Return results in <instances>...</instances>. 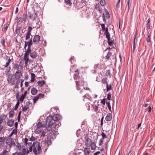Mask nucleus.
I'll return each instance as SVG.
<instances>
[{
	"label": "nucleus",
	"instance_id": "nucleus-37",
	"mask_svg": "<svg viewBox=\"0 0 155 155\" xmlns=\"http://www.w3.org/2000/svg\"><path fill=\"white\" fill-rule=\"evenodd\" d=\"M135 38H136V36H135V37H134V44H133V52H134V51L135 50V48H136V46H135Z\"/></svg>",
	"mask_w": 155,
	"mask_h": 155
},
{
	"label": "nucleus",
	"instance_id": "nucleus-1",
	"mask_svg": "<svg viewBox=\"0 0 155 155\" xmlns=\"http://www.w3.org/2000/svg\"><path fill=\"white\" fill-rule=\"evenodd\" d=\"M60 120L58 114H56L53 116L50 115L48 116L46 119V121L48 123V126L47 127L46 129L48 131H50L52 129V127L55 129L56 126L55 121H59Z\"/></svg>",
	"mask_w": 155,
	"mask_h": 155
},
{
	"label": "nucleus",
	"instance_id": "nucleus-34",
	"mask_svg": "<svg viewBox=\"0 0 155 155\" xmlns=\"http://www.w3.org/2000/svg\"><path fill=\"white\" fill-rule=\"evenodd\" d=\"M65 2L66 4L70 6L71 5L72 3L71 2V0H65Z\"/></svg>",
	"mask_w": 155,
	"mask_h": 155
},
{
	"label": "nucleus",
	"instance_id": "nucleus-6",
	"mask_svg": "<svg viewBox=\"0 0 155 155\" xmlns=\"http://www.w3.org/2000/svg\"><path fill=\"white\" fill-rule=\"evenodd\" d=\"M15 79H16L15 78L13 75L8 78V81L9 83H10L12 85H13L15 83Z\"/></svg>",
	"mask_w": 155,
	"mask_h": 155
},
{
	"label": "nucleus",
	"instance_id": "nucleus-39",
	"mask_svg": "<svg viewBox=\"0 0 155 155\" xmlns=\"http://www.w3.org/2000/svg\"><path fill=\"white\" fill-rule=\"evenodd\" d=\"M23 21L21 17H19L17 21L18 24H20Z\"/></svg>",
	"mask_w": 155,
	"mask_h": 155
},
{
	"label": "nucleus",
	"instance_id": "nucleus-44",
	"mask_svg": "<svg viewBox=\"0 0 155 155\" xmlns=\"http://www.w3.org/2000/svg\"><path fill=\"white\" fill-rule=\"evenodd\" d=\"M111 55V53L110 52H108L107 53V54L105 57L106 59L107 60L108 59L110 58Z\"/></svg>",
	"mask_w": 155,
	"mask_h": 155
},
{
	"label": "nucleus",
	"instance_id": "nucleus-62",
	"mask_svg": "<svg viewBox=\"0 0 155 155\" xmlns=\"http://www.w3.org/2000/svg\"><path fill=\"white\" fill-rule=\"evenodd\" d=\"M36 138L34 137L33 136H32L31 137L30 139V140L31 141H34L35 140Z\"/></svg>",
	"mask_w": 155,
	"mask_h": 155
},
{
	"label": "nucleus",
	"instance_id": "nucleus-11",
	"mask_svg": "<svg viewBox=\"0 0 155 155\" xmlns=\"http://www.w3.org/2000/svg\"><path fill=\"white\" fill-rule=\"evenodd\" d=\"M26 152V149L24 148L21 152L14 153L12 155H25Z\"/></svg>",
	"mask_w": 155,
	"mask_h": 155
},
{
	"label": "nucleus",
	"instance_id": "nucleus-56",
	"mask_svg": "<svg viewBox=\"0 0 155 155\" xmlns=\"http://www.w3.org/2000/svg\"><path fill=\"white\" fill-rule=\"evenodd\" d=\"M54 129H55V128L54 129V128L52 127V129L50 130H51V134H54L55 133V131L54 130Z\"/></svg>",
	"mask_w": 155,
	"mask_h": 155
},
{
	"label": "nucleus",
	"instance_id": "nucleus-64",
	"mask_svg": "<svg viewBox=\"0 0 155 155\" xmlns=\"http://www.w3.org/2000/svg\"><path fill=\"white\" fill-rule=\"evenodd\" d=\"M5 139L4 137H0V143L3 142L5 141Z\"/></svg>",
	"mask_w": 155,
	"mask_h": 155
},
{
	"label": "nucleus",
	"instance_id": "nucleus-41",
	"mask_svg": "<svg viewBox=\"0 0 155 155\" xmlns=\"http://www.w3.org/2000/svg\"><path fill=\"white\" fill-rule=\"evenodd\" d=\"M100 4L102 6H104L106 4L105 0H101L100 1Z\"/></svg>",
	"mask_w": 155,
	"mask_h": 155
},
{
	"label": "nucleus",
	"instance_id": "nucleus-31",
	"mask_svg": "<svg viewBox=\"0 0 155 155\" xmlns=\"http://www.w3.org/2000/svg\"><path fill=\"white\" fill-rule=\"evenodd\" d=\"M150 19L149 18L147 21V28L148 29L150 28Z\"/></svg>",
	"mask_w": 155,
	"mask_h": 155
},
{
	"label": "nucleus",
	"instance_id": "nucleus-59",
	"mask_svg": "<svg viewBox=\"0 0 155 155\" xmlns=\"http://www.w3.org/2000/svg\"><path fill=\"white\" fill-rule=\"evenodd\" d=\"M101 136L103 138L102 139H104L105 138H106L107 137V136L103 132H102L101 133Z\"/></svg>",
	"mask_w": 155,
	"mask_h": 155
},
{
	"label": "nucleus",
	"instance_id": "nucleus-60",
	"mask_svg": "<svg viewBox=\"0 0 155 155\" xmlns=\"http://www.w3.org/2000/svg\"><path fill=\"white\" fill-rule=\"evenodd\" d=\"M11 133L13 134L16 135L17 133V130H16V129H14Z\"/></svg>",
	"mask_w": 155,
	"mask_h": 155
},
{
	"label": "nucleus",
	"instance_id": "nucleus-22",
	"mask_svg": "<svg viewBox=\"0 0 155 155\" xmlns=\"http://www.w3.org/2000/svg\"><path fill=\"white\" fill-rule=\"evenodd\" d=\"M35 76L34 74H31V80H30L31 82H34L35 80Z\"/></svg>",
	"mask_w": 155,
	"mask_h": 155
},
{
	"label": "nucleus",
	"instance_id": "nucleus-57",
	"mask_svg": "<svg viewBox=\"0 0 155 155\" xmlns=\"http://www.w3.org/2000/svg\"><path fill=\"white\" fill-rule=\"evenodd\" d=\"M104 141V140L103 139H101V140H100V141L99 142V146H101L102 145V144L103 143Z\"/></svg>",
	"mask_w": 155,
	"mask_h": 155
},
{
	"label": "nucleus",
	"instance_id": "nucleus-63",
	"mask_svg": "<svg viewBox=\"0 0 155 155\" xmlns=\"http://www.w3.org/2000/svg\"><path fill=\"white\" fill-rule=\"evenodd\" d=\"M108 44L109 45H110L112 43V42H113L112 41L110 40V39H108Z\"/></svg>",
	"mask_w": 155,
	"mask_h": 155
},
{
	"label": "nucleus",
	"instance_id": "nucleus-55",
	"mask_svg": "<svg viewBox=\"0 0 155 155\" xmlns=\"http://www.w3.org/2000/svg\"><path fill=\"white\" fill-rule=\"evenodd\" d=\"M111 96V94L110 92H109L107 94V98L108 100H110Z\"/></svg>",
	"mask_w": 155,
	"mask_h": 155
},
{
	"label": "nucleus",
	"instance_id": "nucleus-51",
	"mask_svg": "<svg viewBox=\"0 0 155 155\" xmlns=\"http://www.w3.org/2000/svg\"><path fill=\"white\" fill-rule=\"evenodd\" d=\"M150 37H151V35H150V34L149 35H148L147 38V42H149L150 41Z\"/></svg>",
	"mask_w": 155,
	"mask_h": 155
},
{
	"label": "nucleus",
	"instance_id": "nucleus-10",
	"mask_svg": "<svg viewBox=\"0 0 155 155\" xmlns=\"http://www.w3.org/2000/svg\"><path fill=\"white\" fill-rule=\"evenodd\" d=\"M75 83L76 85V88L78 90H79L80 89L79 86H82L83 85L84 82L83 81H81L80 84V81H75Z\"/></svg>",
	"mask_w": 155,
	"mask_h": 155
},
{
	"label": "nucleus",
	"instance_id": "nucleus-13",
	"mask_svg": "<svg viewBox=\"0 0 155 155\" xmlns=\"http://www.w3.org/2000/svg\"><path fill=\"white\" fill-rule=\"evenodd\" d=\"M112 114L110 113H108L105 117V120L107 121H110L112 120Z\"/></svg>",
	"mask_w": 155,
	"mask_h": 155
},
{
	"label": "nucleus",
	"instance_id": "nucleus-48",
	"mask_svg": "<svg viewBox=\"0 0 155 155\" xmlns=\"http://www.w3.org/2000/svg\"><path fill=\"white\" fill-rule=\"evenodd\" d=\"M106 104L109 109L110 111H111V107L110 105V102H106Z\"/></svg>",
	"mask_w": 155,
	"mask_h": 155
},
{
	"label": "nucleus",
	"instance_id": "nucleus-16",
	"mask_svg": "<svg viewBox=\"0 0 155 155\" xmlns=\"http://www.w3.org/2000/svg\"><path fill=\"white\" fill-rule=\"evenodd\" d=\"M30 55L32 58H35L37 56V53L35 51H32L30 53Z\"/></svg>",
	"mask_w": 155,
	"mask_h": 155
},
{
	"label": "nucleus",
	"instance_id": "nucleus-32",
	"mask_svg": "<svg viewBox=\"0 0 155 155\" xmlns=\"http://www.w3.org/2000/svg\"><path fill=\"white\" fill-rule=\"evenodd\" d=\"M107 78H104L101 81V82L104 84H107Z\"/></svg>",
	"mask_w": 155,
	"mask_h": 155
},
{
	"label": "nucleus",
	"instance_id": "nucleus-8",
	"mask_svg": "<svg viewBox=\"0 0 155 155\" xmlns=\"http://www.w3.org/2000/svg\"><path fill=\"white\" fill-rule=\"evenodd\" d=\"M47 139L45 141V143L48 146H49L51 144L53 138L51 136H49L47 137Z\"/></svg>",
	"mask_w": 155,
	"mask_h": 155
},
{
	"label": "nucleus",
	"instance_id": "nucleus-38",
	"mask_svg": "<svg viewBox=\"0 0 155 155\" xmlns=\"http://www.w3.org/2000/svg\"><path fill=\"white\" fill-rule=\"evenodd\" d=\"M27 15V14L25 13H24L23 15V17L22 18V20L25 22L26 21Z\"/></svg>",
	"mask_w": 155,
	"mask_h": 155
},
{
	"label": "nucleus",
	"instance_id": "nucleus-21",
	"mask_svg": "<svg viewBox=\"0 0 155 155\" xmlns=\"http://www.w3.org/2000/svg\"><path fill=\"white\" fill-rule=\"evenodd\" d=\"M8 26L9 24L8 23L5 24L3 26V27L2 28V31H5L7 30Z\"/></svg>",
	"mask_w": 155,
	"mask_h": 155
},
{
	"label": "nucleus",
	"instance_id": "nucleus-47",
	"mask_svg": "<svg viewBox=\"0 0 155 155\" xmlns=\"http://www.w3.org/2000/svg\"><path fill=\"white\" fill-rule=\"evenodd\" d=\"M31 35V33L27 32L26 35L25 40H28L30 38Z\"/></svg>",
	"mask_w": 155,
	"mask_h": 155
},
{
	"label": "nucleus",
	"instance_id": "nucleus-27",
	"mask_svg": "<svg viewBox=\"0 0 155 155\" xmlns=\"http://www.w3.org/2000/svg\"><path fill=\"white\" fill-rule=\"evenodd\" d=\"M31 52V49L30 48H29H29H28L24 54L29 55V53H30Z\"/></svg>",
	"mask_w": 155,
	"mask_h": 155
},
{
	"label": "nucleus",
	"instance_id": "nucleus-14",
	"mask_svg": "<svg viewBox=\"0 0 155 155\" xmlns=\"http://www.w3.org/2000/svg\"><path fill=\"white\" fill-rule=\"evenodd\" d=\"M21 73L20 71H17L15 72V77L16 79H18L20 78Z\"/></svg>",
	"mask_w": 155,
	"mask_h": 155
},
{
	"label": "nucleus",
	"instance_id": "nucleus-40",
	"mask_svg": "<svg viewBox=\"0 0 155 155\" xmlns=\"http://www.w3.org/2000/svg\"><path fill=\"white\" fill-rule=\"evenodd\" d=\"M74 78L75 80H77L79 78V72L78 73L77 75L76 74H74Z\"/></svg>",
	"mask_w": 155,
	"mask_h": 155
},
{
	"label": "nucleus",
	"instance_id": "nucleus-2",
	"mask_svg": "<svg viewBox=\"0 0 155 155\" xmlns=\"http://www.w3.org/2000/svg\"><path fill=\"white\" fill-rule=\"evenodd\" d=\"M33 152L35 155H39L41 153L42 149L39 142L37 141L33 143Z\"/></svg>",
	"mask_w": 155,
	"mask_h": 155
},
{
	"label": "nucleus",
	"instance_id": "nucleus-26",
	"mask_svg": "<svg viewBox=\"0 0 155 155\" xmlns=\"http://www.w3.org/2000/svg\"><path fill=\"white\" fill-rule=\"evenodd\" d=\"M14 110H12L11 111L9 112V117L10 118H12L14 116Z\"/></svg>",
	"mask_w": 155,
	"mask_h": 155
},
{
	"label": "nucleus",
	"instance_id": "nucleus-45",
	"mask_svg": "<svg viewBox=\"0 0 155 155\" xmlns=\"http://www.w3.org/2000/svg\"><path fill=\"white\" fill-rule=\"evenodd\" d=\"M25 96L23 94H22V95L21 96L20 99V100L21 102H22L23 101V100L25 99Z\"/></svg>",
	"mask_w": 155,
	"mask_h": 155
},
{
	"label": "nucleus",
	"instance_id": "nucleus-43",
	"mask_svg": "<svg viewBox=\"0 0 155 155\" xmlns=\"http://www.w3.org/2000/svg\"><path fill=\"white\" fill-rule=\"evenodd\" d=\"M19 104H20L19 101L18 100L15 105V110H17V109H18V106L19 105Z\"/></svg>",
	"mask_w": 155,
	"mask_h": 155
},
{
	"label": "nucleus",
	"instance_id": "nucleus-53",
	"mask_svg": "<svg viewBox=\"0 0 155 155\" xmlns=\"http://www.w3.org/2000/svg\"><path fill=\"white\" fill-rule=\"evenodd\" d=\"M101 28H102V30L104 31L105 30V25L104 24H101Z\"/></svg>",
	"mask_w": 155,
	"mask_h": 155
},
{
	"label": "nucleus",
	"instance_id": "nucleus-52",
	"mask_svg": "<svg viewBox=\"0 0 155 155\" xmlns=\"http://www.w3.org/2000/svg\"><path fill=\"white\" fill-rule=\"evenodd\" d=\"M88 1L89 0H81V3L86 5Z\"/></svg>",
	"mask_w": 155,
	"mask_h": 155
},
{
	"label": "nucleus",
	"instance_id": "nucleus-19",
	"mask_svg": "<svg viewBox=\"0 0 155 155\" xmlns=\"http://www.w3.org/2000/svg\"><path fill=\"white\" fill-rule=\"evenodd\" d=\"M37 84L40 87H42L45 84V82L44 80L39 81L37 82Z\"/></svg>",
	"mask_w": 155,
	"mask_h": 155
},
{
	"label": "nucleus",
	"instance_id": "nucleus-23",
	"mask_svg": "<svg viewBox=\"0 0 155 155\" xmlns=\"http://www.w3.org/2000/svg\"><path fill=\"white\" fill-rule=\"evenodd\" d=\"M21 29V27H19L16 28L15 30V33L18 35H19L20 33V30Z\"/></svg>",
	"mask_w": 155,
	"mask_h": 155
},
{
	"label": "nucleus",
	"instance_id": "nucleus-12",
	"mask_svg": "<svg viewBox=\"0 0 155 155\" xmlns=\"http://www.w3.org/2000/svg\"><path fill=\"white\" fill-rule=\"evenodd\" d=\"M91 139L89 138H87L85 141V144L87 147H89L91 146Z\"/></svg>",
	"mask_w": 155,
	"mask_h": 155
},
{
	"label": "nucleus",
	"instance_id": "nucleus-46",
	"mask_svg": "<svg viewBox=\"0 0 155 155\" xmlns=\"http://www.w3.org/2000/svg\"><path fill=\"white\" fill-rule=\"evenodd\" d=\"M8 153V151H7L6 150H3L2 153L1 155H7Z\"/></svg>",
	"mask_w": 155,
	"mask_h": 155
},
{
	"label": "nucleus",
	"instance_id": "nucleus-9",
	"mask_svg": "<svg viewBox=\"0 0 155 155\" xmlns=\"http://www.w3.org/2000/svg\"><path fill=\"white\" fill-rule=\"evenodd\" d=\"M32 45L33 43L32 39H31L29 41H25V46L24 48L25 49H26V47L27 45H28V48H29H29H30Z\"/></svg>",
	"mask_w": 155,
	"mask_h": 155
},
{
	"label": "nucleus",
	"instance_id": "nucleus-61",
	"mask_svg": "<svg viewBox=\"0 0 155 155\" xmlns=\"http://www.w3.org/2000/svg\"><path fill=\"white\" fill-rule=\"evenodd\" d=\"M31 104V102L28 101L26 102L25 105L29 107V105Z\"/></svg>",
	"mask_w": 155,
	"mask_h": 155
},
{
	"label": "nucleus",
	"instance_id": "nucleus-49",
	"mask_svg": "<svg viewBox=\"0 0 155 155\" xmlns=\"http://www.w3.org/2000/svg\"><path fill=\"white\" fill-rule=\"evenodd\" d=\"M17 80H18L16 81V83L15 84V87L18 88V86L20 83V81L19 79Z\"/></svg>",
	"mask_w": 155,
	"mask_h": 155
},
{
	"label": "nucleus",
	"instance_id": "nucleus-50",
	"mask_svg": "<svg viewBox=\"0 0 155 155\" xmlns=\"http://www.w3.org/2000/svg\"><path fill=\"white\" fill-rule=\"evenodd\" d=\"M39 98L42 99L44 97V95L41 93L39 94L38 95Z\"/></svg>",
	"mask_w": 155,
	"mask_h": 155
},
{
	"label": "nucleus",
	"instance_id": "nucleus-54",
	"mask_svg": "<svg viewBox=\"0 0 155 155\" xmlns=\"http://www.w3.org/2000/svg\"><path fill=\"white\" fill-rule=\"evenodd\" d=\"M106 38L107 39H110V34L109 33V32H107V33H106Z\"/></svg>",
	"mask_w": 155,
	"mask_h": 155
},
{
	"label": "nucleus",
	"instance_id": "nucleus-42",
	"mask_svg": "<svg viewBox=\"0 0 155 155\" xmlns=\"http://www.w3.org/2000/svg\"><path fill=\"white\" fill-rule=\"evenodd\" d=\"M29 107L25 105L22 107V111L24 112H26L29 109Z\"/></svg>",
	"mask_w": 155,
	"mask_h": 155
},
{
	"label": "nucleus",
	"instance_id": "nucleus-36",
	"mask_svg": "<svg viewBox=\"0 0 155 155\" xmlns=\"http://www.w3.org/2000/svg\"><path fill=\"white\" fill-rule=\"evenodd\" d=\"M41 129H39L37 128L36 130H35V131L36 134H39L41 132Z\"/></svg>",
	"mask_w": 155,
	"mask_h": 155
},
{
	"label": "nucleus",
	"instance_id": "nucleus-35",
	"mask_svg": "<svg viewBox=\"0 0 155 155\" xmlns=\"http://www.w3.org/2000/svg\"><path fill=\"white\" fill-rule=\"evenodd\" d=\"M107 91H108L110 90L111 89V84H106Z\"/></svg>",
	"mask_w": 155,
	"mask_h": 155
},
{
	"label": "nucleus",
	"instance_id": "nucleus-17",
	"mask_svg": "<svg viewBox=\"0 0 155 155\" xmlns=\"http://www.w3.org/2000/svg\"><path fill=\"white\" fill-rule=\"evenodd\" d=\"M29 55L24 54V59L25 61V64L26 66L28 64V62L29 61V59L28 58Z\"/></svg>",
	"mask_w": 155,
	"mask_h": 155
},
{
	"label": "nucleus",
	"instance_id": "nucleus-58",
	"mask_svg": "<svg viewBox=\"0 0 155 155\" xmlns=\"http://www.w3.org/2000/svg\"><path fill=\"white\" fill-rule=\"evenodd\" d=\"M32 28L31 26H29L28 28V31L27 32L31 33V32L32 30Z\"/></svg>",
	"mask_w": 155,
	"mask_h": 155
},
{
	"label": "nucleus",
	"instance_id": "nucleus-7",
	"mask_svg": "<svg viewBox=\"0 0 155 155\" xmlns=\"http://www.w3.org/2000/svg\"><path fill=\"white\" fill-rule=\"evenodd\" d=\"M40 39V37L39 35H35L32 41V42H33L35 44H37L39 42Z\"/></svg>",
	"mask_w": 155,
	"mask_h": 155
},
{
	"label": "nucleus",
	"instance_id": "nucleus-18",
	"mask_svg": "<svg viewBox=\"0 0 155 155\" xmlns=\"http://www.w3.org/2000/svg\"><path fill=\"white\" fill-rule=\"evenodd\" d=\"M14 123V121L13 120H9L7 122V124L8 126L11 127L13 125Z\"/></svg>",
	"mask_w": 155,
	"mask_h": 155
},
{
	"label": "nucleus",
	"instance_id": "nucleus-15",
	"mask_svg": "<svg viewBox=\"0 0 155 155\" xmlns=\"http://www.w3.org/2000/svg\"><path fill=\"white\" fill-rule=\"evenodd\" d=\"M84 151L85 155H89L91 150L89 148L85 147L84 148Z\"/></svg>",
	"mask_w": 155,
	"mask_h": 155
},
{
	"label": "nucleus",
	"instance_id": "nucleus-4",
	"mask_svg": "<svg viewBox=\"0 0 155 155\" xmlns=\"http://www.w3.org/2000/svg\"><path fill=\"white\" fill-rule=\"evenodd\" d=\"M6 143L10 147L15 146V143L12 141V139L11 138H8L6 140Z\"/></svg>",
	"mask_w": 155,
	"mask_h": 155
},
{
	"label": "nucleus",
	"instance_id": "nucleus-30",
	"mask_svg": "<svg viewBox=\"0 0 155 155\" xmlns=\"http://www.w3.org/2000/svg\"><path fill=\"white\" fill-rule=\"evenodd\" d=\"M13 68L15 69V70H17V71H20L19 70V66L17 64H13Z\"/></svg>",
	"mask_w": 155,
	"mask_h": 155
},
{
	"label": "nucleus",
	"instance_id": "nucleus-28",
	"mask_svg": "<svg viewBox=\"0 0 155 155\" xmlns=\"http://www.w3.org/2000/svg\"><path fill=\"white\" fill-rule=\"evenodd\" d=\"M6 116V115H4L3 116H1L0 117V124L2 123L4 120L5 119Z\"/></svg>",
	"mask_w": 155,
	"mask_h": 155
},
{
	"label": "nucleus",
	"instance_id": "nucleus-3",
	"mask_svg": "<svg viewBox=\"0 0 155 155\" xmlns=\"http://www.w3.org/2000/svg\"><path fill=\"white\" fill-rule=\"evenodd\" d=\"M47 124H48V123L47 122L46 120V121H42L41 122H39L36 125L37 128L41 129V128L42 127H45Z\"/></svg>",
	"mask_w": 155,
	"mask_h": 155
},
{
	"label": "nucleus",
	"instance_id": "nucleus-33",
	"mask_svg": "<svg viewBox=\"0 0 155 155\" xmlns=\"http://www.w3.org/2000/svg\"><path fill=\"white\" fill-rule=\"evenodd\" d=\"M36 24L37 25L34 27H33V28H36L37 29H38L40 28L41 23L39 21H38L36 23Z\"/></svg>",
	"mask_w": 155,
	"mask_h": 155
},
{
	"label": "nucleus",
	"instance_id": "nucleus-29",
	"mask_svg": "<svg viewBox=\"0 0 155 155\" xmlns=\"http://www.w3.org/2000/svg\"><path fill=\"white\" fill-rule=\"evenodd\" d=\"M39 99V97L38 95L35 96L33 99L34 103L35 104L36 103V102Z\"/></svg>",
	"mask_w": 155,
	"mask_h": 155
},
{
	"label": "nucleus",
	"instance_id": "nucleus-20",
	"mask_svg": "<svg viewBox=\"0 0 155 155\" xmlns=\"http://www.w3.org/2000/svg\"><path fill=\"white\" fill-rule=\"evenodd\" d=\"M37 90L35 88L33 87L31 89V93L33 95H35L37 94Z\"/></svg>",
	"mask_w": 155,
	"mask_h": 155
},
{
	"label": "nucleus",
	"instance_id": "nucleus-25",
	"mask_svg": "<svg viewBox=\"0 0 155 155\" xmlns=\"http://www.w3.org/2000/svg\"><path fill=\"white\" fill-rule=\"evenodd\" d=\"M6 60L7 61V62H6V64L5 65V67H7L9 65L11 60L9 58H8L7 57L6 59Z\"/></svg>",
	"mask_w": 155,
	"mask_h": 155
},
{
	"label": "nucleus",
	"instance_id": "nucleus-24",
	"mask_svg": "<svg viewBox=\"0 0 155 155\" xmlns=\"http://www.w3.org/2000/svg\"><path fill=\"white\" fill-rule=\"evenodd\" d=\"M91 149L92 150H94L96 148V144L95 142H93L91 143Z\"/></svg>",
	"mask_w": 155,
	"mask_h": 155
},
{
	"label": "nucleus",
	"instance_id": "nucleus-5",
	"mask_svg": "<svg viewBox=\"0 0 155 155\" xmlns=\"http://www.w3.org/2000/svg\"><path fill=\"white\" fill-rule=\"evenodd\" d=\"M37 12H36L35 11L33 14H31L30 12H29L28 14L29 15V18L31 19H32L33 21L35 20L38 17V14H37Z\"/></svg>",
	"mask_w": 155,
	"mask_h": 155
}]
</instances>
